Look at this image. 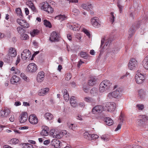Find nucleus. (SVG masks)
I'll return each mask as SVG.
<instances>
[{
    "mask_svg": "<svg viewBox=\"0 0 148 148\" xmlns=\"http://www.w3.org/2000/svg\"><path fill=\"white\" fill-rule=\"evenodd\" d=\"M17 55L16 49L14 47H10L8 51V54L6 56L5 59L8 63H10L13 61V57H15Z\"/></svg>",
    "mask_w": 148,
    "mask_h": 148,
    "instance_id": "nucleus-1",
    "label": "nucleus"
},
{
    "mask_svg": "<svg viewBox=\"0 0 148 148\" xmlns=\"http://www.w3.org/2000/svg\"><path fill=\"white\" fill-rule=\"evenodd\" d=\"M112 85L110 82L108 80H105L103 81L100 84L99 90L100 92H103L109 89Z\"/></svg>",
    "mask_w": 148,
    "mask_h": 148,
    "instance_id": "nucleus-2",
    "label": "nucleus"
},
{
    "mask_svg": "<svg viewBox=\"0 0 148 148\" xmlns=\"http://www.w3.org/2000/svg\"><path fill=\"white\" fill-rule=\"evenodd\" d=\"M53 1H47L41 3V9L44 10L46 11L48 13H52L53 11V8L49 4L50 3L52 4H53Z\"/></svg>",
    "mask_w": 148,
    "mask_h": 148,
    "instance_id": "nucleus-3",
    "label": "nucleus"
},
{
    "mask_svg": "<svg viewBox=\"0 0 148 148\" xmlns=\"http://www.w3.org/2000/svg\"><path fill=\"white\" fill-rule=\"evenodd\" d=\"M31 56V53L28 49L24 50L21 54L22 59L23 60H29Z\"/></svg>",
    "mask_w": 148,
    "mask_h": 148,
    "instance_id": "nucleus-4",
    "label": "nucleus"
},
{
    "mask_svg": "<svg viewBox=\"0 0 148 148\" xmlns=\"http://www.w3.org/2000/svg\"><path fill=\"white\" fill-rule=\"evenodd\" d=\"M135 79L136 82L138 84L142 83L145 80L144 75L137 71V73L135 75Z\"/></svg>",
    "mask_w": 148,
    "mask_h": 148,
    "instance_id": "nucleus-5",
    "label": "nucleus"
},
{
    "mask_svg": "<svg viewBox=\"0 0 148 148\" xmlns=\"http://www.w3.org/2000/svg\"><path fill=\"white\" fill-rule=\"evenodd\" d=\"M112 41V38H108L105 37L101 40L100 46L102 47L104 43V42L105 41V44L104 46L102 47V48H106V47H109V46Z\"/></svg>",
    "mask_w": 148,
    "mask_h": 148,
    "instance_id": "nucleus-6",
    "label": "nucleus"
},
{
    "mask_svg": "<svg viewBox=\"0 0 148 148\" xmlns=\"http://www.w3.org/2000/svg\"><path fill=\"white\" fill-rule=\"evenodd\" d=\"M20 17L16 20L17 23L21 26L24 28H27L29 27V24L25 20Z\"/></svg>",
    "mask_w": 148,
    "mask_h": 148,
    "instance_id": "nucleus-7",
    "label": "nucleus"
},
{
    "mask_svg": "<svg viewBox=\"0 0 148 148\" xmlns=\"http://www.w3.org/2000/svg\"><path fill=\"white\" fill-rule=\"evenodd\" d=\"M121 92L122 91L121 89L120 88H118L113 92L109 93L108 95V97L109 98H111L112 97L116 98L119 95H120Z\"/></svg>",
    "mask_w": 148,
    "mask_h": 148,
    "instance_id": "nucleus-8",
    "label": "nucleus"
},
{
    "mask_svg": "<svg viewBox=\"0 0 148 148\" xmlns=\"http://www.w3.org/2000/svg\"><path fill=\"white\" fill-rule=\"evenodd\" d=\"M103 109V107L101 105H97L93 107L92 110V114H97L101 113Z\"/></svg>",
    "mask_w": 148,
    "mask_h": 148,
    "instance_id": "nucleus-9",
    "label": "nucleus"
},
{
    "mask_svg": "<svg viewBox=\"0 0 148 148\" xmlns=\"http://www.w3.org/2000/svg\"><path fill=\"white\" fill-rule=\"evenodd\" d=\"M128 66L130 70L134 69L137 67V61L135 59H131L128 63Z\"/></svg>",
    "mask_w": 148,
    "mask_h": 148,
    "instance_id": "nucleus-10",
    "label": "nucleus"
},
{
    "mask_svg": "<svg viewBox=\"0 0 148 148\" xmlns=\"http://www.w3.org/2000/svg\"><path fill=\"white\" fill-rule=\"evenodd\" d=\"M49 133L50 135L53 138L59 139L62 137L61 134H59L58 132H57L56 130L55 129H53L50 130Z\"/></svg>",
    "mask_w": 148,
    "mask_h": 148,
    "instance_id": "nucleus-11",
    "label": "nucleus"
},
{
    "mask_svg": "<svg viewBox=\"0 0 148 148\" xmlns=\"http://www.w3.org/2000/svg\"><path fill=\"white\" fill-rule=\"evenodd\" d=\"M28 120L30 123L33 125H36L38 122V119L34 114L30 115L29 117Z\"/></svg>",
    "mask_w": 148,
    "mask_h": 148,
    "instance_id": "nucleus-12",
    "label": "nucleus"
},
{
    "mask_svg": "<svg viewBox=\"0 0 148 148\" xmlns=\"http://www.w3.org/2000/svg\"><path fill=\"white\" fill-rule=\"evenodd\" d=\"M116 105V104L114 103L108 102L106 103V107L108 111L111 112L114 110Z\"/></svg>",
    "mask_w": 148,
    "mask_h": 148,
    "instance_id": "nucleus-13",
    "label": "nucleus"
},
{
    "mask_svg": "<svg viewBox=\"0 0 148 148\" xmlns=\"http://www.w3.org/2000/svg\"><path fill=\"white\" fill-rule=\"evenodd\" d=\"M92 25L95 27H99L100 26V22L99 18L97 17H95L91 20Z\"/></svg>",
    "mask_w": 148,
    "mask_h": 148,
    "instance_id": "nucleus-14",
    "label": "nucleus"
},
{
    "mask_svg": "<svg viewBox=\"0 0 148 148\" xmlns=\"http://www.w3.org/2000/svg\"><path fill=\"white\" fill-rule=\"evenodd\" d=\"M59 37V34L56 32H53L50 35L49 39L52 42L58 41Z\"/></svg>",
    "mask_w": 148,
    "mask_h": 148,
    "instance_id": "nucleus-15",
    "label": "nucleus"
},
{
    "mask_svg": "<svg viewBox=\"0 0 148 148\" xmlns=\"http://www.w3.org/2000/svg\"><path fill=\"white\" fill-rule=\"evenodd\" d=\"M28 71L31 73L35 72L37 70V66L34 63L29 64L27 66Z\"/></svg>",
    "mask_w": 148,
    "mask_h": 148,
    "instance_id": "nucleus-16",
    "label": "nucleus"
},
{
    "mask_svg": "<svg viewBox=\"0 0 148 148\" xmlns=\"http://www.w3.org/2000/svg\"><path fill=\"white\" fill-rule=\"evenodd\" d=\"M10 113V111L8 108H5L3 110L0 111V116L2 117H7Z\"/></svg>",
    "mask_w": 148,
    "mask_h": 148,
    "instance_id": "nucleus-17",
    "label": "nucleus"
},
{
    "mask_svg": "<svg viewBox=\"0 0 148 148\" xmlns=\"http://www.w3.org/2000/svg\"><path fill=\"white\" fill-rule=\"evenodd\" d=\"M27 118L28 116L26 113H22L19 116V121L21 123H23L26 121Z\"/></svg>",
    "mask_w": 148,
    "mask_h": 148,
    "instance_id": "nucleus-18",
    "label": "nucleus"
},
{
    "mask_svg": "<svg viewBox=\"0 0 148 148\" xmlns=\"http://www.w3.org/2000/svg\"><path fill=\"white\" fill-rule=\"evenodd\" d=\"M42 130L40 132V134L42 136H47L49 134V127L45 125H43L42 127Z\"/></svg>",
    "mask_w": 148,
    "mask_h": 148,
    "instance_id": "nucleus-19",
    "label": "nucleus"
},
{
    "mask_svg": "<svg viewBox=\"0 0 148 148\" xmlns=\"http://www.w3.org/2000/svg\"><path fill=\"white\" fill-rule=\"evenodd\" d=\"M140 118L141 119L138 121V124L140 126H141L145 123V121L148 120V117L145 115L140 116Z\"/></svg>",
    "mask_w": 148,
    "mask_h": 148,
    "instance_id": "nucleus-20",
    "label": "nucleus"
},
{
    "mask_svg": "<svg viewBox=\"0 0 148 148\" xmlns=\"http://www.w3.org/2000/svg\"><path fill=\"white\" fill-rule=\"evenodd\" d=\"M81 7L83 9L85 10H89L92 9V6L90 2H86L85 3H82L81 5Z\"/></svg>",
    "mask_w": 148,
    "mask_h": 148,
    "instance_id": "nucleus-21",
    "label": "nucleus"
},
{
    "mask_svg": "<svg viewBox=\"0 0 148 148\" xmlns=\"http://www.w3.org/2000/svg\"><path fill=\"white\" fill-rule=\"evenodd\" d=\"M60 143L59 140L53 139L51 142V145L55 148H59L60 147Z\"/></svg>",
    "mask_w": 148,
    "mask_h": 148,
    "instance_id": "nucleus-22",
    "label": "nucleus"
},
{
    "mask_svg": "<svg viewBox=\"0 0 148 148\" xmlns=\"http://www.w3.org/2000/svg\"><path fill=\"white\" fill-rule=\"evenodd\" d=\"M45 77V73L43 71L39 72L37 76V82H42L44 79Z\"/></svg>",
    "mask_w": 148,
    "mask_h": 148,
    "instance_id": "nucleus-23",
    "label": "nucleus"
},
{
    "mask_svg": "<svg viewBox=\"0 0 148 148\" xmlns=\"http://www.w3.org/2000/svg\"><path fill=\"white\" fill-rule=\"evenodd\" d=\"M20 79L19 77L16 75H13L10 79V82L12 84H15L19 81Z\"/></svg>",
    "mask_w": 148,
    "mask_h": 148,
    "instance_id": "nucleus-24",
    "label": "nucleus"
},
{
    "mask_svg": "<svg viewBox=\"0 0 148 148\" xmlns=\"http://www.w3.org/2000/svg\"><path fill=\"white\" fill-rule=\"evenodd\" d=\"M49 90V89L48 88H43L39 91L38 95L40 96H43L46 94Z\"/></svg>",
    "mask_w": 148,
    "mask_h": 148,
    "instance_id": "nucleus-25",
    "label": "nucleus"
},
{
    "mask_svg": "<svg viewBox=\"0 0 148 148\" xmlns=\"http://www.w3.org/2000/svg\"><path fill=\"white\" fill-rule=\"evenodd\" d=\"M84 100L86 102L89 103H93L95 100L93 98L89 97H86L84 98Z\"/></svg>",
    "mask_w": 148,
    "mask_h": 148,
    "instance_id": "nucleus-26",
    "label": "nucleus"
},
{
    "mask_svg": "<svg viewBox=\"0 0 148 148\" xmlns=\"http://www.w3.org/2000/svg\"><path fill=\"white\" fill-rule=\"evenodd\" d=\"M143 65L144 68L148 70V56H146L143 61Z\"/></svg>",
    "mask_w": 148,
    "mask_h": 148,
    "instance_id": "nucleus-27",
    "label": "nucleus"
},
{
    "mask_svg": "<svg viewBox=\"0 0 148 148\" xmlns=\"http://www.w3.org/2000/svg\"><path fill=\"white\" fill-rule=\"evenodd\" d=\"M105 123L107 125L111 126L113 123V120L109 117H106L104 119Z\"/></svg>",
    "mask_w": 148,
    "mask_h": 148,
    "instance_id": "nucleus-28",
    "label": "nucleus"
},
{
    "mask_svg": "<svg viewBox=\"0 0 148 148\" xmlns=\"http://www.w3.org/2000/svg\"><path fill=\"white\" fill-rule=\"evenodd\" d=\"M84 136L85 138H88V137L89 136H91L93 139H96L98 138L99 137V136L96 134H93L90 135L88 132H85L84 134Z\"/></svg>",
    "mask_w": 148,
    "mask_h": 148,
    "instance_id": "nucleus-29",
    "label": "nucleus"
},
{
    "mask_svg": "<svg viewBox=\"0 0 148 148\" xmlns=\"http://www.w3.org/2000/svg\"><path fill=\"white\" fill-rule=\"evenodd\" d=\"M75 98V97L72 96L71 97L70 99V103L71 105L73 107H75L77 105L76 100Z\"/></svg>",
    "mask_w": 148,
    "mask_h": 148,
    "instance_id": "nucleus-30",
    "label": "nucleus"
},
{
    "mask_svg": "<svg viewBox=\"0 0 148 148\" xmlns=\"http://www.w3.org/2000/svg\"><path fill=\"white\" fill-rule=\"evenodd\" d=\"M91 95L93 96H96L98 95V90L95 88H93L92 89L90 92Z\"/></svg>",
    "mask_w": 148,
    "mask_h": 148,
    "instance_id": "nucleus-31",
    "label": "nucleus"
},
{
    "mask_svg": "<svg viewBox=\"0 0 148 148\" xmlns=\"http://www.w3.org/2000/svg\"><path fill=\"white\" fill-rule=\"evenodd\" d=\"M63 90L64 92L63 95L64 99L66 101H67L69 100V93L66 89H64Z\"/></svg>",
    "mask_w": 148,
    "mask_h": 148,
    "instance_id": "nucleus-32",
    "label": "nucleus"
},
{
    "mask_svg": "<svg viewBox=\"0 0 148 148\" xmlns=\"http://www.w3.org/2000/svg\"><path fill=\"white\" fill-rule=\"evenodd\" d=\"M55 18L56 19L62 21L66 19L67 18V17L64 15L60 14L56 16Z\"/></svg>",
    "mask_w": 148,
    "mask_h": 148,
    "instance_id": "nucleus-33",
    "label": "nucleus"
},
{
    "mask_svg": "<svg viewBox=\"0 0 148 148\" xmlns=\"http://www.w3.org/2000/svg\"><path fill=\"white\" fill-rule=\"evenodd\" d=\"M30 8H31L32 10L34 12H36V10L34 5L33 3H32V1L27 2V4Z\"/></svg>",
    "mask_w": 148,
    "mask_h": 148,
    "instance_id": "nucleus-34",
    "label": "nucleus"
},
{
    "mask_svg": "<svg viewBox=\"0 0 148 148\" xmlns=\"http://www.w3.org/2000/svg\"><path fill=\"white\" fill-rule=\"evenodd\" d=\"M90 87L86 83L84 84L82 86V90L86 93L88 92Z\"/></svg>",
    "mask_w": 148,
    "mask_h": 148,
    "instance_id": "nucleus-35",
    "label": "nucleus"
},
{
    "mask_svg": "<svg viewBox=\"0 0 148 148\" xmlns=\"http://www.w3.org/2000/svg\"><path fill=\"white\" fill-rule=\"evenodd\" d=\"M96 79L95 77H90L88 81V85L90 86H92L94 85L95 83Z\"/></svg>",
    "mask_w": 148,
    "mask_h": 148,
    "instance_id": "nucleus-36",
    "label": "nucleus"
},
{
    "mask_svg": "<svg viewBox=\"0 0 148 148\" xmlns=\"http://www.w3.org/2000/svg\"><path fill=\"white\" fill-rule=\"evenodd\" d=\"M135 28V26H132L130 29L128 33L130 37H131L134 34Z\"/></svg>",
    "mask_w": 148,
    "mask_h": 148,
    "instance_id": "nucleus-37",
    "label": "nucleus"
},
{
    "mask_svg": "<svg viewBox=\"0 0 148 148\" xmlns=\"http://www.w3.org/2000/svg\"><path fill=\"white\" fill-rule=\"evenodd\" d=\"M69 128L73 131H75L77 129V125L74 124H70L68 125Z\"/></svg>",
    "mask_w": 148,
    "mask_h": 148,
    "instance_id": "nucleus-38",
    "label": "nucleus"
},
{
    "mask_svg": "<svg viewBox=\"0 0 148 148\" xmlns=\"http://www.w3.org/2000/svg\"><path fill=\"white\" fill-rule=\"evenodd\" d=\"M71 27L73 31H78L81 27L77 23H75L73 26L72 25Z\"/></svg>",
    "mask_w": 148,
    "mask_h": 148,
    "instance_id": "nucleus-39",
    "label": "nucleus"
},
{
    "mask_svg": "<svg viewBox=\"0 0 148 148\" xmlns=\"http://www.w3.org/2000/svg\"><path fill=\"white\" fill-rule=\"evenodd\" d=\"M45 117L47 120H52L53 118V116L52 114L49 112H47L45 114Z\"/></svg>",
    "mask_w": 148,
    "mask_h": 148,
    "instance_id": "nucleus-40",
    "label": "nucleus"
},
{
    "mask_svg": "<svg viewBox=\"0 0 148 148\" xmlns=\"http://www.w3.org/2000/svg\"><path fill=\"white\" fill-rule=\"evenodd\" d=\"M39 33V30L37 29H34L30 31V34L31 36L34 37L38 35Z\"/></svg>",
    "mask_w": 148,
    "mask_h": 148,
    "instance_id": "nucleus-41",
    "label": "nucleus"
},
{
    "mask_svg": "<svg viewBox=\"0 0 148 148\" xmlns=\"http://www.w3.org/2000/svg\"><path fill=\"white\" fill-rule=\"evenodd\" d=\"M10 71H12V73L16 74H19L20 73V71L17 69H16L15 67H12L10 69Z\"/></svg>",
    "mask_w": 148,
    "mask_h": 148,
    "instance_id": "nucleus-42",
    "label": "nucleus"
},
{
    "mask_svg": "<svg viewBox=\"0 0 148 148\" xmlns=\"http://www.w3.org/2000/svg\"><path fill=\"white\" fill-rule=\"evenodd\" d=\"M29 38V36L25 33H24L21 34V35H20V38L22 40H27Z\"/></svg>",
    "mask_w": 148,
    "mask_h": 148,
    "instance_id": "nucleus-43",
    "label": "nucleus"
},
{
    "mask_svg": "<svg viewBox=\"0 0 148 148\" xmlns=\"http://www.w3.org/2000/svg\"><path fill=\"white\" fill-rule=\"evenodd\" d=\"M21 146L23 148H30L32 147V145L29 143H23L21 144Z\"/></svg>",
    "mask_w": 148,
    "mask_h": 148,
    "instance_id": "nucleus-44",
    "label": "nucleus"
},
{
    "mask_svg": "<svg viewBox=\"0 0 148 148\" xmlns=\"http://www.w3.org/2000/svg\"><path fill=\"white\" fill-rule=\"evenodd\" d=\"M80 54L81 57L85 59H87L88 58V54L86 52L82 51Z\"/></svg>",
    "mask_w": 148,
    "mask_h": 148,
    "instance_id": "nucleus-45",
    "label": "nucleus"
},
{
    "mask_svg": "<svg viewBox=\"0 0 148 148\" xmlns=\"http://www.w3.org/2000/svg\"><path fill=\"white\" fill-rule=\"evenodd\" d=\"M110 17L109 18L110 21L113 23L114 21L115 16L114 15V13L111 12L110 13Z\"/></svg>",
    "mask_w": 148,
    "mask_h": 148,
    "instance_id": "nucleus-46",
    "label": "nucleus"
},
{
    "mask_svg": "<svg viewBox=\"0 0 148 148\" xmlns=\"http://www.w3.org/2000/svg\"><path fill=\"white\" fill-rule=\"evenodd\" d=\"M17 30L18 32L20 34V35L25 32V30L21 27H18L17 28Z\"/></svg>",
    "mask_w": 148,
    "mask_h": 148,
    "instance_id": "nucleus-47",
    "label": "nucleus"
},
{
    "mask_svg": "<svg viewBox=\"0 0 148 148\" xmlns=\"http://www.w3.org/2000/svg\"><path fill=\"white\" fill-rule=\"evenodd\" d=\"M20 76L26 82H29V78L27 77L24 73H21V74Z\"/></svg>",
    "mask_w": 148,
    "mask_h": 148,
    "instance_id": "nucleus-48",
    "label": "nucleus"
},
{
    "mask_svg": "<svg viewBox=\"0 0 148 148\" xmlns=\"http://www.w3.org/2000/svg\"><path fill=\"white\" fill-rule=\"evenodd\" d=\"M15 11L16 14L18 16L20 17H23L21 10L20 8H16Z\"/></svg>",
    "mask_w": 148,
    "mask_h": 148,
    "instance_id": "nucleus-49",
    "label": "nucleus"
},
{
    "mask_svg": "<svg viewBox=\"0 0 148 148\" xmlns=\"http://www.w3.org/2000/svg\"><path fill=\"white\" fill-rule=\"evenodd\" d=\"M139 94L140 98H144L146 95V93L142 90L139 91Z\"/></svg>",
    "mask_w": 148,
    "mask_h": 148,
    "instance_id": "nucleus-50",
    "label": "nucleus"
},
{
    "mask_svg": "<svg viewBox=\"0 0 148 148\" xmlns=\"http://www.w3.org/2000/svg\"><path fill=\"white\" fill-rule=\"evenodd\" d=\"M44 24L46 27H49V28L51 27V23L47 20H44Z\"/></svg>",
    "mask_w": 148,
    "mask_h": 148,
    "instance_id": "nucleus-51",
    "label": "nucleus"
},
{
    "mask_svg": "<svg viewBox=\"0 0 148 148\" xmlns=\"http://www.w3.org/2000/svg\"><path fill=\"white\" fill-rule=\"evenodd\" d=\"M79 11L76 8H74L72 10V13L75 15H77L79 13Z\"/></svg>",
    "mask_w": 148,
    "mask_h": 148,
    "instance_id": "nucleus-52",
    "label": "nucleus"
},
{
    "mask_svg": "<svg viewBox=\"0 0 148 148\" xmlns=\"http://www.w3.org/2000/svg\"><path fill=\"white\" fill-rule=\"evenodd\" d=\"M72 75L71 73H68L66 75L65 79L67 80H69L71 78Z\"/></svg>",
    "mask_w": 148,
    "mask_h": 148,
    "instance_id": "nucleus-53",
    "label": "nucleus"
},
{
    "mask_svg": "<svg viewBox=\"0 0 148 148\" xmlns=\"http://www.w3.org/2000/svg\"><path fill=\"white\" fill-rule=\"evenodd\" d=\"M136 108L139 110H142L144 108V106L143 104H138L136 105Z\"/></svg>",
    "mask_w": 148,
    "mask_h": 148,
    "instance_id": "nucleus-54",
    "label": "nucleus"
},
{
    "mask_svg": "<svg viewBox=\"0 0 148 148\" xmlns=\"http://www.w3.org/2000/svg\"><path fill=\"white\" fill-rule=\"evenodd\" d=\"M11 141L13 144H16L18 143L19 140L18 139L15 138L12 139Z\"/></svg>",
    "mask_w": 148,
    "mask_h": 148,
    "instance_id": "nucleus-55",
    "label": "nucleus"
},
{
    "mask_svg": "<svg viewBox=\"0 0 148 148\" xmlns=\"http://www.w3.org/2000/svg\"><path fill=\"white\" fill-rule=\"evenodd\" d=\"M84 32V33L86 34V35L88 36L89 38H90V33L88 32L87 30L86 29H83Z\"/></svg>",
    "mask_w": 148,
    "mask_h": 148,
    "instance_id": "nucleus-56",
    "label": "nucleus"
},
{
    "mask_svg": "<svg viewBox=\"0 0 148 148\" xmlns=\"http://www.w3.org/2000/svg\"><path fill=\"white\" fill-rule=\"evenodd\" d=\"M123 116L121 113V115L119 118V120L120 121V123H122L123 121Z\"/></svg>",
    "mask_w": 148,
    "mask_h": 148,
    "instance_id": "nucleus-57",
    "label": "nucleus"
},
{
    "mask_svg": "<svg viewBox=\"0 0 148 148\" xmlns=\"http://www.w3.org/2000/svg\"><path fill=\"white\" fill-rule=\"evenodd\" d=\"M117 6L119 8V10L120 12L121 13L122 10L123 9V7L118 2L117 3Z\"/></svg>",
    "mask_w": 148,
    "mask_h": 148,
    "instance_id": "nucleus-58",
    "label": "nucleus"
},
{
    "mask_svg": "<svg viewBox=\"0 0 148 148\" xmlns=\"http://www.w3.org/2000/svg\"><path fill=\"white\" fill-rule=\"evenodd\" d=\"M122 123H120L118 125V126H117V128L115 130V131H117L118 130H119V129H120V128L121 127V125H122Z\"/></svg>",
    "mask_w": 148,
    "mask_h": 148,
    "instance_id": "nucleus-59",
    "label": "nucleus"
},
{
    "mask_svg": "<svg viewBox=\"0 0 148 148\" xmlns=\"http://www.w3.org/2000/svg\"><path fill=\"white\" fill-rule=\"evenodd\" d=\"M20 56H17V60L16 61V65H17V64L20 62Z\"/></svg>",
    "mask_w": 148,
    "mask_h": 148,
    "instance_id": "nucleus-60",
    "label": "nucleus"
},
{
    "mask_svg": "<svg viewBox=\"0 0 148 148\" xmlns=\"http://www.w3.org/2000/svg\"><path fill=\"white\" fill-rule=\"evenodd\" d=\"M9 120L11 122H13L14 120V115H11V117L9 118Z\"/></svg>",
    "mask_w": 148,
    "mask_h": 148,
    "instance_id": "nucleus-61",
    "label": "nucleus"
},
{
    "mask_svg": "<svg viewBox=\"0 0 148 148\" xmlns=\"http://www.w3.org/2000/svg\"><path fill=\"white\" fill-rule=\"evenodd\" d=\"M129 74H130V73H126L125 74L121 76L120 78L121 79H123L125 77H126L127 75H129Z\"/></svg>",
    "mask_w": 148,
    "mask_h": 148,
    "instance_id": "nucleus-62",
    "label": "nucleus"
},
{
    "mask_svg": "<svg viewBox=\"0 0 148 148\" xmlns=\"http://www.w3.org/2000/svg\"><path fill=\"white\" fill-rule=\"evenodd\" d=\"M76 118L77 119L79 120L82 121L83 120L82 118V116L80 115H78L77 116Z\"/></svg>",
    "mask_w": 148,
    "mask_h": 148,
    "instance_id": "nucleus-63",
    "label": "nucleus"
},
{
    "mask_svg": "<svg viewBox=\"0 0 148 148\" xmlns=\"http://www.w3.org/2000/svg\"><path fill=\"white\" fill-rule=\"evenodd\" d=\"M132 148H141V146L137 145H133Z\"/></svg>",
    "mask_w": 148,
    "mask_h": 148,
    "instance_id": "nucleus-64",
    "label": "nucleus"
}]
</instances>
